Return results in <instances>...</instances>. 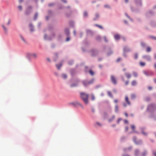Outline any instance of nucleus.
<instances>
[{"label": "nucleus", "instance_id": "bf43d9fd", "mask_svg": "<svg viewBox=\"0 0 156 156\" xmlns=\"http://www.w3.org/2000/svg\"><path fill=\"white\" fill-rule=\"evenodd\" d=\"M53 4H49V6H51V5H53Z\"/></svg>", "mask_w": 156, "mask_h": 156}, {"label": "nucleus", "instance_id": "3c124183", "mask_svg": "<svg viewBox=\"0 0 156 156\" xmlns=\"http://www.w3.org/2000/svg\"><path fill=\"white\" fill-rule=\"evenodd\" d=\"M153 153L154 156H156V152H154Z\"/></svg>", "mask_w": 156, "mask_h": 156}, {"label": "nucleus", "instance_id": "dca6fc26", "mask_svg": "<svg viewBox=\"0 0 156 156\" xmlns=\"http://www.w3.org/2000/svg\"><path fill=\"white\" fill-rule=\"evenodd\" d=\"M115 118V116L114 115H113L112 116L111 118L109 119H108V121L109 122H111L112 120H113Z\"/></svg>", "mask_w": 156, "mask_h": 156}, {"label": "nucleus", "instance_id": "5fc2aeb1", "mask_svg": "<svg viewBox=\"0 0 156 156\" xmlns=\"http://www.w3.org/2000/svg\"><path fill=\"white\" fill-rule=\"evenodd\" d=\"M73 33H74V35H76V31H75V30H74V31H73Z\"/></svg>", "mask_w": 156, "mask_h": 156}, {"label": "nucleus", "instance_id": "8fccbe9b", "mask_svg": "<svg viewBox=\"0 0 156 156\" xmlns=\"http://www.w3.org/2000/svg\"><path fill=\"white\" fill-rule=\"evenodd\" d=\"M144 73L145 75H148L147 73V72L144 71Z\"/></svg>", "mask_w": 156, "mask_h": 156}, {"label": "nucleus", "instance_id": "a19ab883", "mask_svg": "<svg viewBox=\"0 0 156 156\" xmlns=\"http://www.w3.org/2000/svg\"><path fill=\"white\" fill-rule=\"evenodd\" d=\"M121 60V58H118L117 59V62H119V61H120Z\"/></svg>", "mask_w": 156, "mask_h": 156}, {"label": "nucleus", "instance_id": "de8ad7c7", "mask_svg": "<svg viewBox=\"0 0 156 156\" xmlns=\"http://www.w3.org/2000/svg\"><path fill=\"white\" fill-rule=\"evenodd\" d=\"M70 40V38L69 37H67V38H66V41H68L69 40Z\"/></svg>", "mask_w": 156, "mask_h": 156}, {"label": "nucleus", "instance_id": "864d4df0", "mask_svg": "<svg viewBox=\"0 0 156 156\" xmlns=\"http://www.w3.org/2000/svg\"><path fill=\"white\" fill-rule=\"evenodd\" d=\"M125 115L126 117H127L128 116V114L126 113H125Z\"/></svg>", "mask_w": 156, "mask_h": 156}, {"label": "nucleus", "instance_id": "4c0bfd02", "mask_svg": "<svg viewBox=\"0 0 156 156\" xmlns=\"http://www.w3.org/2000/svg\"><path fill=\"white\" fill-rule=\"evenodd\" d=\"M10 22H11V21H10V20H8V23L6 24V25H9L10 24Z\"/></svg>", "mask_w": 156, "mask_h": 156}, {"label": "nucleus", "instance_id": "4d7b16f0", "mask_svg": "<svg viewBox=\"0 0 156 156\" xmlns=\"http://www.w3.org/2000/svg\"><path fill=\"white\" fill-rule=\"evenodd\" d=\"M62 1L65 3L66 2V1L65 0H63Z\"/></svg>", "mask_w": 156, "mask_h": 156}, {"label": "nucleus", "instance_id": "f704fd0d", "mask_svg": "<svg viewBox=\"0 0 156 156\" xmlns=\"http://www.w3.org/2000/svg\"><path fill=\"white\" fill-rule=\"evenodd\" d=\"M134 58H135L136 59L137 58H138V54H135V56H134Z\"/></svg>", "mask_w": 156, "mask_h": 156}, {"label": "nucleus", "instance_id": "37998d69", "mask_svg": "<svg viewBox=\"0 0 156 156\" xmlns=\"http://www.w3.org/2000/svg\"><path fill=\"white\" fill-rule=\"evenodd\" d=\"M142 134H143V135H147V134L146 133H145L144 132H142Z\"/></svg>", "mask_w": 156, "mask_h": 156}, {"label": "nucleus", "instance_id": "052dcab7", "mask_svg": "<svg viewBox=\"0 0 156 156\" xmlns=\"http://www.w3.org/2000/svg\"><path fill=\"white\" fill-rule=\"evenodd\" d=\"M125 122L126 123H127L128 122V121L127 120H126L125 121Z\"/></svg>", "mask_w": 156, "mask_h": 156}, {"label": "nucleus", "instance_id": "338daca9", "mask_svg": "<svg viewBox=\"0 0 156 156\" xmlns=\"http://www.w3.org/2000/svg\"><path fill=\"white\" fill-rule=\"evenodd\" d=\"M122 156H129V155H122Z\"/></svg>", "mask_w": 156, "mask_h": 156}, {"label": "nucleus", "instance_id": "ddd939ff", "mask_svg": "<svg viewBox=\"0 0 156 156\" xmlns=\"http://www.w3.org/2000/svg\"><path fill=\"white\" fill-rule=\"evenodd\" d=\"M64 79H66L67 77V76L66 74H63L61 76Z\"/></svg>", "mask_w": 156, "mask_h": 156}, {"label": "nucleus", "instance_id": "9b49d317", "mask_svg": "<svg viewBox=\"0 0 156 156\" xmlns=\"http://www.w3.org/2000/svg\"><path fill=\"white\" fill-rule=\"evenodd\" d=\"M119 108L117 105H116L115 107V111L116 112H118V111Z\"/></svg>", "mask_w": 156, "mask_h": 156}, {"label": "nucleus", "instance_id": "1a4fd4ad", "mask_svg": "<svg viewBox=\"0 0 156 156\" xmlns=\"http://www.w3.org/2000/svg\"><path fill=\"white\" fill-rule=\"evenodd\" d=\"M62 66V65L61 64H57L56 65V66L57 68L58 69H60V68Z\"/></svg>", "mask_w": 156, "mask_h": 156}, {"label": "nucleus", "instance_id": "a211bd4d", "mask_svg": "<svg viewBox=\"0 0 156 156\" xmlns=\"http://www.w3.org/2000/svg\"><path fill=\"white\" fill-rule=\"evenodd\" d=\"M89 73L91 75H93L94 74V72H93V71L91 70H90L89 71Z\"/></svg>", "mask_w": 156, "mask_h": 156}, {"label": "nucleus", "instance_id": "2eb2a0df", "mask_svg": "<svg viewBox=\"0 0 156 156\" xmlns=\"http://www.w3.org/2000/svg\"><path fill=\"white\" fill-rule=\"evenodd\" d=\"M151 49L149 47H147L146 48V51L147 52H149L151 51Z\"/></svg>", "mask_w": 156, "mask_h": 156}, {"label": "nucleus", "instance_id": "423d86ee", "mask_svg": "<svg viewBox=\"0 0 156 156\" xmlns=\"http://www.w3.org/2000/svg\"><path fill=\"white\" fill-rule=\"evenodd\" d=\"M115 38L116 40H118L120 38V36L118 34H116L114 35Z\"/></svg>", "mask_w": 156, "mask_h": 156}, {"label": "nucleus", "instance_id": "e2e57ef3", "mask_svg": "<svg viewBox=\"0 0 156 156\" xmlns=\"http://www.w3.org/2000/svg\"><path fill=\"white\" fill-rule=\"evenodd\" d=\"M120 121V119H119L118 120V121H117V122L118 123H119V121Z\"/></svg>", "mask_w": 156, "mask_h": 156}, {"label": "nucleus", "instance_id": "20e7f679", "mask_svg": "<svg viewBox=\"0 0 156 156\" xmlns=\"http://www.w3.org/2000/svg\"><path fill=\"white\" fill-rule=\"evenodd\" d=\"M143 58L148 61H150L151 60V58L150 56L147 55H144L143 56Z\"/></svg>", "mask_w": 156, "mask_h": 156}, {"label": "nucleus", "instance_id": "6e6552de", "mask_svg": "<svg viewBox=\"0 0 156 156\" xmlns=\"http://www.w3.org/2000/svg\"><path fill=\"white\" fill-rule=\"evenodd\" d=\"M140 64L141 66H145V63L143 62H140Z\"/></svg>", "mask_w": 156, "mask_h": 156}, {"label": "nucleus", "instance_id": "4468645a", "mask_svg": "<svg viewBox=\"0 0 156 156\" xmlns=\"http://www.w3.org/2000/svg\"><path fill=\"white\" fill-rule=\"evenodd\" d=\"M136 82L135 80L133 81L131 83V84L132 86L136 85Z\"/></svg>", "mask_w": 156, "mask_h": 156}, {"label": "nucleus", "instance_id": "5701e85b", "mask_svg": "<svg viewBox=\"0 0 156 156\" xmlns=\"http://www.w3.org/2000/svg\"><path fill=\"white\" fill-rule=\"evenodd\" d=\"M139 151L138 150H136L135 151V154L137 156L138 154V153H139Z\"/></svg>", "mask_w": 156, "mask_h": 156}, {"label": "nucleus", "instance_id": "393cba45", "mask_svg": "<svg viewBox=\"0 0 156 156\" xmlns=\"http://www.w3.org/2000/svg\"><path fill=\"white\" fill-rule=\"evenodd\" d=\"M91 111L93 113H94L95 112V109L93 108H91Z\"/></svg>", "mask_w": 156, "mask_h": 156}, {"label": "nucleus", "instance_id": "603ef678", "mask_svg": "<svg viewBox=\"0 0 156 156\" xmlns=\"http://www.w3.org/2000/svg\"><path fill=\"white\" fill-rule=\"evenodd\" d=\"M91 32V31L90 30H88L87 31V33L88 34H89V33H90Z\"/></svg>", "mask_w": 156, "mask_h": 156}, {"label": "nucleus", "instance_id": "aec40b11", "mask_svg": "<svg viewBox=\"0 0 156 156\" xmlns=\"http://www.w3.org/2000/svg\"><path fill=\"white\" fill-rule=\"evenodd\" d=\"M65 32L66 34L67 35H68V34H69V30L68 29H66L65 30Z\"/></svg>", "mask_w": 156, "mask_h": 156}, {"label": "nucleus", "instance_id": "cd10ccee", "mask_svg": "<svg viewBox=\"0 0 156 156\" xmlns=\"http://www.w3.org/2000/svg\"><path fill=\"white\" fill-rule=\"evenodd\" d=\"M104 39L106 42H108V39L106 37H104Z\"/></svg>", "mask_w": 156, "mask_h": 156}, {"label": "nucleus", "instance_id": "0eeeda50", "mask_svg": "<svg viewBox=\"0 0 156 156\" xmlns=\"http://www.w3.org/2000/svg\"><path fill=\"white\" fill-rule=\"evenodd\" d=\"M125 75L126 77L128 79L130 78L131 77V74L129 73H126L125 74Z\"/></svg>", "mask_w": 156, "mask_h": 156}, {"label": "nucleus", "instance_id": "e433bc0d", "mask_svg": "<svg viewBox=\"0 0 156 156\" xmlns=\"http://www.w3.org/2000/svg\"><path fill=\"white\" fill-rule=\"evenodd\" d=\"M150 37H151V38L153 39L156 40V37H155L153 36H150Z\"/></svg>", "mask_w": 156, "mask_h": 156}, {"label": "nucleus", "instance_id": "49530a36", "mask_svg": "<svg viewBox=\"0 0 156 156\" xmlns=\"http://www.w3.org/2000/svg\"><path fill=\"white\" fill-rule=\"evenodd\" d=\"M123 105L124 107H126V105L125 103H123Z\"/></svg>", "mask_w": 156, "mask_h": 156}, {"label": "nucleus", "instance_id": "39448f33", "mask_svg": "<svg viewBox=\"0 0 156 156\" xmlns=\"http://www.w3.org/2000/svg\"><path fill=\"white\" fill-rule=\"evenodd\" d=\"M125 100L126 102L127 103V104L129 105H130V102L129 101V99H128V97L127 96H126L125 98Z\"/></svg>", "mask_w": 156, "mask_h": 156}, {"label": "nucleus", "instance_id": "a878e982", "mask_svg": "<svg viewBox=\"0 0 156 156\" xmlns=\"http://www.w3.org/2000/svg\"><path fill=\"white\" fill-rule=\"evenodd\" d=\"M91 99L93 101L95 99V97L93 94L91 95Z\"/></svg>", "mask_w": 156, "mask_h": 156}, {"label": "nucleus", "instance_id": "69168bd1", "mask_svg": "<svg viewBox=\"0 0 156 156\" xmlns=\"http://www.w3.org/2000/svg\"><path fill=\"white\" fill-rule=\"evenodd\" d=\"M154 82L155 83H156V79H154Z\"/></svg>", "mask_w": 156, "mask_h": 156}, {"label": "nucleus", "instance_id": "0e129e2a", "mask_svg": "<svg viewBox=\"0 0 156 156\" xmlns=\"http://www.w3.org/2000/svg\"><path fill=\"white\" fill-rule=\"evenodd\" d=\"M125 2H126V3H127L128 2V0H125Z\"/></svg>", "mask_w": 156, "mask_h": 156}, {"label": "nucleus", "instance_id": "9d476101", "mask_svg": "<svg viewBox=\"0 0 156 156\" xmlns=\"http://www.w3.org/2000/svg\"><path fill=\"white\" fill-rule=\"evenodd\" d=\"M131 128L133 132H135V126L134 125H132L131 126Z\"/></svg>", "mask_w": 156, "mask_h": 156}, {"label": "nucleus", "instance_id": "473e14b6", "mask_svg": "<svg viewBox=\"0 0 156 156\" xmlns=\"http://www.w3.org/2000/svg\"><path fill=\"white\" fill-rule=\"evenodd\" d=\"M76 104L77 105H79V106H81V107H82V108H83V106H82V105L81 104H80V103H78V102H76Z\"/></svg>", "mask_w": 156, "mask_h": 156}, {"label": "nucleus", "instance_id": "f3484780", "mask_svg": "<svg viewBox=\"0 0 156 156\" xmlns=\"http://www.w3.org/2000/svg\"><path fill=\"white\" fill-rule=\"evenodd\" d=\"M20 37L22 39V40L25 43H27V42H26V40L24 39L23 37L22 36H20Z\"/></svg>", "mask_w": 156, "mask_h": 156}, {"label": "nucleus", "instance_id": "680f3d73", "mask_svg": "<svg viewBox=\"0 0 156 156\" xmlns=\"http://www.w3.org/2000/svg\"><path fill=\"white\" fill-rule=\"evenodd\" d=\"M154 67L156 69V63L154 64Z\"/></svg>", "mask_w": 156, "mask_h": 156}, {"label": "nucleus", "instance_id": "774afa93", "mask_svg": "<svg viewBox=\"0 0 156 156\" xmlns=\"http://www.w3.org/2000/svg\"><path fill=\"white\" fill-rule=\"evenodd\" d=\"M154 58H156V54L154 55Z\"/></svg>", "mask_w": 156, "mask_h": 156}, {"label": "nucleus", "instance_id": "a18cd8bd", "mask_svg": "<svg viewBox=\"0 0 156 156\" xmlns=\"http://www.w3.org/2000/svg\"><path fill=\"white\" fill-rule=\"evenodd\" d=\"M114 101V102H115V103H117V102H118V100H117V99L115 100Z\"/></svg>", "mask_w": 156, "mask_h": 156}, {"label": "nucleus", "instance_id": "13d9d810", "mask_svg": "<svg viewBox=\"0 0 156 156\" xmlns=\"http://www.w3.org/2000/svg\"><path fill=\"white\" fill-rule=\"evenodd\" d=\"M23 0H19V2H22L23 1Z\"/></svg>", "mask_w": 156, "mask_h": 156}, {"label": "nucleus", "instance_id": "c85d7f7f", "mask_svg": "<svg viewBox=\"0 0 156 156\" xmlns=\"http://www.w3.org/2000/svg\"><path fill=\"white\" fill-rule=\"evenodd\" d=\"M77 86V84H72L70 85V87H75Z\"/></svg>", "mask_w": 156, "mask_h": 156}, {"label": "nucleus", "instance_id": "79ce46f5", "mask_svg": "<svg viewBox=\"0 0 156 156\" xmlns=\"http://www.w3.org/2000/svg\"><path fill=\"white\" fill-rule=\"evenodd\" d=\"M128 129V127H126L125 128V131H127Z\"/></svg>", "mask_w": 156, "mask_h": 156}, {"label": "nucleus", "instance_id": "6e6d98bb", "mask_svg": "<svg viewBox=\"0 0 156 156\" xmlns=\"http://www.w3.org/2000/svg\"><path fill=\"white\" fill-rule=\"evenodd\" d=\"M148 89L149 90H151V89L152 88H151V87H148Z\"/></svg>", "mask_w": 156, "mask_h": 156}, {"label": "nucleus", "instance_id": "f257e3e1", "mask_svg": "<svg viewBox=\"0 0 156 156\" xmlns=\"http://www.w3.org/2000/svg\"><path fill=\"white\" fill-rule=\"evenodd\" d=\"M80 96L83 101L86 104L88 103V94L87 93L81 92L80 93Z\"/></svg>", "mask_w": 156, "mask_h": 156}, {"label": "nucleus", "instance_id": "c756f323", "mask_svg": "<svg viewBox=\"0 0 156 156\" xmlns=\"http://www.w3.org/2000/svg\"><path fill=\"white\" fill-rule=\"evenodd\" d=\"M141 45L143 46V47H144L146 46V44L145 43H144V42H142L141 43Z\"/></svg>", "mask_w": 156, "mask_h": 156}, {"label": "nucleus", "instance_id": "7c9ffc66", "mask_svg": "<svg viewBox=\"0 0 156 156\" xmlns=\"http://www.w3.org/2000/svg\"><path fill=\"white\" fill-rule=\"evenodd\" d=\"M32 56L34 58H36L37 57V55L36 54H33L32 55Z\"/></svg>", "mask_w": 156, "mask_h": 156}, {"label": "nucleus", "instance_id": "f03ea898", "mask_svg": "<svg viewBox=\"0 0 156 156\" xmlns=\"http://www.w3.org/2000/svg\"><path fill=\"white\" fill-rule=\"evenodd\" d=\"M137 139L136 137H133V140L135 143L137 145H140L142 143V141L141 140H139L138 141H136Z\"/></svg>", "mask_w": 156, "mask_h": 156}, {"label": "nucleus", "instance_id": "bb28decb", "mask_svg": "<svg viewBox=\"0 0 156 156\" xmlns=\"http://www.w3.org/2000/svg\"><path fill=\"white\" fill-rule=\"evenodd\" d=\"M88 16V14L87 12L85 11L84 12V16L85 17H87Z\"/></svg>", "mask_w": 156, "mask_h": 156}, {"label": "nucleus", "instance_id": "b1692460", "mask_svg": "<svg viewBox=\"0 0 156 156\" xmlns=\"http://www.w3.org/2000/svg\"><path fill=\"white\" fill-rule=\"evenodd\" d=\"M37 16H38L37 13H36L35 15V16H34V20H36L37 19Z\"/></svg>", "mask_w": 156, "mask_h": 156}, {"label": "nucleus", "instance_id": "7ed1b4c3", "mask_svg": "<svg viewBox=\"0 0 156 156\" xmlns=\"http://www.w3.org/2000/svg\"><path fill=\"white\" fill-rule=\"evenodd\" d=\"M111 78L112 83L115 84H116L117 83L115 77L113 76L112 75L111 76Z\"/></svg>", "mask_w": 156, "mask_h": 156}, {"label": "nucleus", "instance_id": "412c9836", "mask_svg": "<svg viewBox=\"0 0 156 156\" xmlns=\"http://www.w3.org/2000/svg\"><path fill=\"white\" fill-rule=\"evenodd\" d=\"M133 76L135 77H137V73L135 72H133Z\"/></svg>", "mask_w": 156, "mask_h": 156}, {"label": "nucleus", "instance_id": "58836bf2", "mask_svg": "<svg viewBox=\"0 0 156 156\" xmlns=\"http://www.w3.org/2000/svg\"><path fill=\"white\" fill-rule=\"evenodd\" d=\"M18 8L20 10H21L22 9V7L21 6H19L18 7Z\"/></svg>", "mask_w": 156, "mask_h": 156}, {"label": "nucleus", "instance_id": "6ab92c4d", "mask_svg": "<svg viewBox=\"0 0 156 156\" xmlns=\"http://www.w3.org/2000/svg\"><path fill=\"white\" fill-rule=\"evenodd\" d=\"M136 97V96L134 94H132L131 95V98L132 99H134Z\"/></svg>", "mask_w": 156, "mask_h": 156}, {"label": "nucleus", "instance_id": "ea45409f", "mask_svg": "<svg viewBox=\"0 0 156 156\" xmlns=\"http://www.w3.org/2000/svg\"><path fill=\"white\" fill-rule=\"evenodd\" d=\"M98 27H99L101 29H103V28L101 26L98 25Z\"/></svg>", "mask_w": 156, "mask_h": 156}, {"label": "nucleus", "instance_id": "72a5a7b5", "mask_svg": "<svg viewBox=\"0 0 156 156\" xmlns=\"http://www.w3.org/2000/svg\"><path fill=\"white\" fill-rule=\"evenodd\" d=\"M146 151H144L142 154L141 155L142 156H145L146 154Z\"/></svg>", "mask_w": 156, "mask_h": 156}, {"label": "nucleus", "instance_id": "2f4dec72", "mask_svg": "<svg viewBox=\"0 0 156 156\" xmlns=\"http://www.w3.org/2000/svg\"><path fill=\"white\" fill-rule=\"evenodd\" d=\"M108 95L109 96H110V97H112V95L110 91H108Z\"/></svg>", "mask_w": 156, "mask_h": 156}, {"label": "nucleus", "instance_id": "09e8293b", "mask_svg": "<svg viewBox=\"0 0 156 156\" xmlns=\"http://www.w3.org/2000/svg\"><path fill=\"white\" fill-rule=\"evenodd\" d=\"M129 83V82L128 81H126L125 82V84L126 85H127Z\"/></svg>", "mask_w": 156, "mask_h": 156}, {"label": "nucleus", "instance_id": "f8f14e48", "mask_svg": "<svg viewBox=\"0 0 156 156\" xmlns=\"http://www.w3.org/2000/svg\"><path fill=\"white\" fill-rule=\"evenodd\" d=\"M2 27L3 28L4 31L5 32H7V28L6 27H5V26L4 25H2Z\"/></svg>", "mask_w": 156, "mask_h": 156}, {"label": "nucleus", "instance_id": "c9c22d12", "mask_svg": "<svg viewBox=\"0 0 156 156\" xmlns=\"http://www.w3.org/2000/svg\"><path fill=\"white\" fill-rule=\"evenodd\" d=\"M30 26L31 28L30 29V30L32 31H33L34 30H33V29L32 28V24H30Z\"/></svg>", "mask_w": 156, "mask_h": 156}, {"label": "nucleus", "instance_id": "c03bdc74", "mask_svg": "<svg viewBox=\"0 0 156 156\" xmlns=\"http://www.w3.org/2000/svg\"><path fill=\"white\" fill-rule=\"evenodd\" d=\"M105 8H109L110 6L108 5H105Z\"/></svg>", "mask_w": 156, "mask_h": 156}, {"label": "nucleus", "instance_id": "4be33fe9", "mask_svg": "<svg viewBox=\"0 0 156 156\" xmlns=\"http://www.w3.org/2000/svg\"><path fill=\"white\" fill-rule=\"evenodd\" d=\"M83 85L85 86H86L88 84L90 83V82L87 83H86L85 81L83 82Z\"/></svg>", "mask_w": 156, "mask_h": 156}]
</instances>
